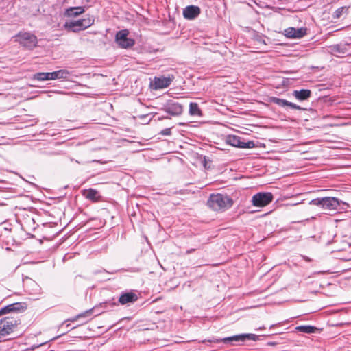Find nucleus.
<instances>
[{
    "mask_svg": "<svg viewBox=\"0 0 351 351\" xmlns=\"http://www.w3.org/2000/svg\"><path fill=\"white\" fill-rule=\"evenodd\" d=\"M16 38L19 43L28 49H32L37 45V37L30 32H19Z\"/></svg>",
    "mask_w": 351,
    "mask_h": 351,
    "instance_id": "nucleus-8",
    "label": "nucleus"
},
{
    "mask_svg": "<svg viewBox=\"0 0 351 351\" xmlns=\"http://www.w3.org/2000/svg\"><path fill=\"white\" fill-rule=\"evenodd\" d=\"M71 72L66 69H60L53 72L37 73L34 75L33 79L38 81L53 80H68Z\"/></svg>",
    "mask_w": 351,
    "mask_h": 351,
    "instance_id": "nucleus-4",
    "label": "nucleus"
},
{
    "mask_svg": "<svg viewBox=\"0 0 351 351\" xmlns=\"http://www.w3.org/2000/svg\"><path fill=\"white\" fill-rule=\"evenodd\" d=\"M18 324H19V320L14 317H6L1 319L0 320V342L3 341L5 336L12 333Z\"/></svg>",
    "mask_w": 351,
    "mask_h": 351,
    "instance_id": "nucleus-6",
    "label": "nucleus"
},
{
    "mask_svg": "<svg viewBox=\"0 0 351 351\" xmlns=\"http://www.w3.org/2000/svg\"><path fill=\"white\" fill-rule=\"evenodd\" d=\"M10 305H13L14 306L12 307V312H21L25 310V306H23V304L17 302V303H13Z\"/></svg>",
    "mask_w": 351,
    "mask_h": 351,
    "instance_id": "nucleus-25",
    "label": "nucleus"
},
{
    "mask_svg": "<svg viewBox=\"0 0 351 351\" xmlns=\"http://www.w3.org/2000/svg\"><path fill=\"white\" fill-rule=\"evenodd\" d=\"M108 304V303H107V302L101 304L99 306H95L90 309L85 311L84 312L81 313L77 315L76 316H74V317L69 319L68 321L74 322L80 319H84L86 320H84L82 324L86 323L88 320L92 319V317L93 316V315L97 316V315L101 314L104 311H100L99 308L103 307V306H104V308H106Z\"/></svg>",
    "mask_w": 351,
    "mask_h": 351,
    "instance_id": "nucleus-7",
    "label": "nucleus"
},
{
    "mask_svg": "<svg viewBox=\"0 0 351 351\" xmlns=\"http://www.w3.org/2000/svg\"><path fill=\"white\" fill-rule=\"evenodd\" d=\"M13 306H14L13 305L9 304V305L2 308L0 310V315H3V314H5V313H8L12 312V307H13Z\"/></svg>",
    "mask_w": 351,
    "mask_h": 351,
    "instance_id": "nucleus-26",
    "label": "nucleus"
},
{
    "mask_svg": "<svg viewBox=\"0 0 351 351\" xmlns=\"http://www.w3.org/2000/svg\"><path fill=\"white\" fill-rule=\"evenodd\" d=\"M264 328H265V327H264V326H263V327H261V328H259V329H260V330H262V329H264Z\"/></svg>",
    "mask_w": 351,
    "mask_h": 351,
    "instance_id": "nucleus-36",
    "label": "nucleus"
},
{
    "mask_svg": "<svg viewBox=\"0 0 351 351\" xmlns=\"http://www.w3.org/2000/svg\"><path fill=\"white\" fill-rule=\"evenodd\" d=\"M128 30L123 29L116 34L115 40L120 47L127 49L134 45V39L128 38Z\"/></svg>",
    "mask_w": 351,
    "mask_h": 351,
    "instance_id": "nucleus-12",
    "label": "nucleus"
},
{
    "mask_svg": "<svg viewBox=\"0 0 351 351\" xmlns=\"http://www.w3.org/2000/svg\"><path fill=\"white\" fill-rule=\"evenodd\" d=\"M85 12L84 7H70L66 8L64 12V16L67 17H76Z\"/></svg>",
    "mask_w": 351,
    "mask_h": 351,
    "instance_id": "nucleus-19",
    "label": "nucleus"
},
{
    "mask_svg": "<svg viewBox=\"0 0 351 351\" xmlns=\"http://www.w3.org/2000/svg\"><path fill=\"white\" fill-rule=\"evenodd\" d=\"M160 134L163 136H169L171 134V128H165L162 130Z\"/></svg>",
    "mask_w": 351,
    "mask_h": 351,
    "instance_id": "nucleus-28",
    "label": "nucleus"
},
{
    "mask_svg": "<svg viewBox=\"0 0 351 351\" xmlns=\"http://www.w3.org/2000/svg\"><path fill=\"white\" fill-rule=\"evenodd\" d=\"M141 298V293L138 291H122L119 297L118 303L121 305L130 306L134 304Z\"/></svg>",
    "mask_w": 351,
    "mask_h": 351,
    "instance_id": "nucleus-9",
    "label": "nucleus"
},
{
    "mask_svg": "<svg viewBox=\"0 0 351 351\" xmlns=\"http://www.w3.org/2000/svg\"><path fill=\"white\" fill-rule=\"evenodd\" d=\"M201 12V10L196 5H189L183 10V16L185 19L193 20L197 18Z\"/></svg>",
    "mask_w": 351,
    "mask_h": 351,
    "instance_id": "nucleus-17",
    "label": "nucleus"
},
{
    "mask_svg": "<svg viewBox=\"0 0 351 351\" xmlns=\"http://www.w3.org/2000/svg\"><path fill=\"white\" fill-rule=\"evenodd\" d=\"M296 329L301 332L311 334L315 332L316 328L313 326H300Z\"/></svg>",
    "mask_w": 351,
    "mask_h": 351,
    "instance_id": "nucleus-23",
    "label": "nucleus"
},
{
    "mask_svg": "<svg viewBox=\"0 0 351 351\" xmlns=\"http://www.w3.org/2000/svg\"><path fill=\"white\" fill-rule=\"evenodd\" d=\"M101 274H102L104 276V280H110V278H108L107 276H109L110 274L106 271H100Z\"/></svg>",
    "mask_w": 351,
    "mask_h": 351,
    "instance_id": "nucleus-30",
    "label": "nucleus"
},
{
    "mask_svg": "<svg viewBox=\"0 0 351 351\" xmlns=\"http://www.w3.org/2000/svg\"><path fill=\"white\" fill-rule=\"evenodd\" d=\"M174 79V75L171 74L167 76L154 77L150 84V86L154 90L165 88L171 85Z\"/></svg>",
    "mask_w": 351,
    "mask_h": 351,
    "instance_id": "nucleus-11",
    "label": "nucleus"
},
{
    "mask_svg": "<svg viewBox=\"0 0 351 351\" xmlns=\"http://www.w3.org/2000/svg\"><path fill=\"white\" fill-rule=\"evenodd\" d=\"M23 283H27V284H32V283L35 282L34 280H32V278H30L27 276H25V278H23Z\"/></svg>",
    "mask_w": 351,
    "mask_h": 351,
    "instance_id": "nucleus-29",
    "label": "nucleus"
},
{
    "mask_svg": "<svg viewBox=\"0 0 351 351\" xmlns=\"http://www.w3.org/2000/svg\"><path fill=\"white\" fill-rule=\"evenodd\" d=\"M242 146L241 148H252L254 147V144L252 141H248L247 143L242 141Z\"/></svg>",
    "mask_w": 351,
    "mask_h": 351,
    "instance_id": "nucleus-27",
    "label": "nucleus"
},
{
    "mask_svg": "<svg viewBox=\"0 0 351 351\" xmlns=\"http://www.w3.org/2000/svg\"><path fill=\"white\" fill-rule=\"evenodd\" d=\"M111 305H115L116 304L115 303H112L110 304Z\"/></svg>",
    "mask_w": 351,
    "mask_h": 351,
    "instance_id": "nucleus-37",
    "label": "nucleus"
},
{
    "mask_svg": "<svg viewBox=\"0 0 351 351\" xmlns=\"http://www.w3.org/2000/svg\"><path fill=\"white\" fill-rule=\"evenodd\" d=\"M259 336L254 334H240L232 337H225L223 339L212 338L210 339H204L202 342L218 343L223 342L224 343H230L234 345V342H245V341H258Z\"/></svg>",
    "mask_w": 351,
    "mask_h": 351,
    "instance_id": "nucleus-3",
    "label": "nucleus"
},
{
    "mask_svg": "<svg viewBox=\"0 0 351 351\" xmlns=\"http://www.w3.org/2000/svg\"><path fill=\"white\" fill-rule=\"evenodd\" d=\"M83 195L86 199L93 202H97L101 197L98 191L94 189H88L87 190H84L83 192Z\"/></svg>",
    "mask_w": 351,
    "mask_h": 351,
    "instance_id": "nucleus-20",
    "label": "nucleus"
},
{
    "mask_svg": "<svg viewBox=\"0 0 351 351\" xmlns=\"http://www.w3.org/2000/svg\"><path fill=\"white\" fill-rule=\"evenodd\" d=\"M234 204L233 199L227 195L221 193L211 194L207 205L215 211H224L230 208Z\"/></svg>",
    "mask_w": 351,
    "mask_h": 351,
    "instance_id": "nucleus-1",
    "label": "nucleus"
},
{
    "mask_svg": "<svg viewBox=\"0 0 351 351\" xmlns=\"http://www.w3.org/2000/svg\"><path fill=\"white\" fill-rule=\"evenodd\" d=\"M302 257L303 258L304 260H305L306 261H308V262H310L311 261V259L308 257V256H302Z\"/></svg>",
    "mask_w": 351,
    "mask_h": 351,
    "instance_id": "nucleus-31",
    "label": "nucleus"
},
{
    "mask_svg": "<svg viewBox=\"0 0 351 351\" xmlns=\"http://www.w3.org/2000/svg\"><path fill=\"white\" fill-rule=\"evenodd\" d=\"M329 51L337 57L351 55V44L345 43L331 45Z\"/></svg>",
    "mask_w": 351,
    "mask_h": 351,
    "instance_id": "nucleus-13",
    "label": "nucleus"
},
{
    "mask_svg": "<svg viewBox=\"0 0 351 351\" xmlns=\"http://www.w3.org/2000/svg\"><path fill=\"white\" fill-rule=\"evenodd\" d=\"M276 325H277V324H272V325H271V326H270V328H271L274 327V326H276Z\"/></svg>",
    "mask_w": 351,
    "mask_h": 351,
    "instance_id": "nucleus-33",
    "label": "nucleus"
},
{
    "mask_svg": "<svg viewBox=\"0 0 351 351\" xmlns=\"http://www.w3.org/2000/svg\"><path fill=\"white\" fill-rule=\"evenodd\" d=\"M270 101L279 106L281 107H289L291 109L294 110H306V108H304L294 103L290 102L285 99H281L276 97H271Z\"/></svg>",
    "mask_w": 351,
    "mask_h": 351,
    "instance_id": "nucleus-15",
    "label": "nucleus"
},
{
    "mask_svg": "<svg viewBox=\"0 0 351 351\" xmlns=\"http://www.w3.org/2000/svg\"><path fill=\"white\" fill-rule=\"evenodd\" d=\"M162 110L172 116H178L183 111L182 105L173 100L167 101L162 108Z\"/></svg>",
    "mask_w": 351,
    "mask_h": 351,
    "instance_id": "nucleus-14",
    "label": "nucleus"
},
{
    "mask_svg": "<svg viewBox=\"0 0 351 351\" xmlns=\"http://www.w3.org/2000/svg\"><path fill=\"white\" fill-rule=\"evenodd\" d=\"M226 143L233 147L241 148L242 141L241 138L236 135H229L226 137Z\"/></svg>",
    "mask_w": 351,
    "mask_h": 351,
    "instance_id": "nucleus-21",
    "label": "nucleus"
},
{
    "mask_svg": "<svg viewBox=\"0 0 351 351\" xmlns=\"http://www.w3.org/2000/svg\"><path fill=\"white\" fill-rule=\"evenodd\" d=\"M37 287V289H37L38 291H40V289H40V287Z\"/></svg>",
    "mask_w": 351,
    "mask_h": 351,
    "instance_id": "nucleus-34",
    "label": "nucleus"
},
{
    "mask_svg": "<svg viewBox=\"0 0 351 351\" xmlns=\"http://www.w3.org/2000/svg\"><path fill=\"white\" fill-rule=\"evenodd\" d=\"M189 114L192 116L202 117V113L197 103L191 102L189 104Z\"/></svg>",
    "mask_w": 351,
    "mask_h": 351,
    "instance_id": "nucleus-22",
    "label": "nucleus"
},
{
    "mask_svg": "<svg viewBox=\"0 0 351 351\" xmlns=\"http://www.w3.org/2000/svg\"><path fill=\"white\" fill-rule=\"evenodd\" d=\"M274 196L270 192H260L253 195L252 202L253 206L263 207L270 204Z\"/></svg>",
    "mask_w": 351,
    "mask_h": 351,
    "instance_id": "nucleus-10",
    "label": "nucleus"
},
{
    "mask_svg": "<svg viewBox=\"0 0 351 351\" xmlns=\"http://www.w3.org/2000/svg\"><path fill=\"white\" fill-rule=\"evenodd\" d=\"M307 29L305 27H289L285 30V35L291 38H300L306 34Z\"/></svg>",
    "mask_w": 351,
    "mask_h": 351,
    "instance_id": "nucleus-16",
    "label": "nucleus"
},
{
    "mask_svg": "<svg viewBox=\"0 0 351 351\" xmlns=\"http://www.w3.org/2000/svg\"><path fill=\"white\" fill-rule=\"evenodd\" d=\"M311 91L308 89L295 90L293 91V96L298 101L307 100L311 96Z\"/></svg>",
    "mask_w": 351,
    "mask_h": 351,
    "instance_id": "nucleus-18",
    "label": "nucleus"
},
{
    "mask_svg": "<svg viewBox=\"0 0 351 351\" xmlns=\"http://www.w3.org/2000/svg\"><path fill=\"white\" fill-rule=\"evenodd\" d=\"M32 299H33V300H36V299H37V298H36V297L33 296V297H32Z\"/></svg>",
    "mask_w": 351,
    "mask_h": 351,
    "instance_id": "nucleus-35",
    "label": "nucleus"
},
{
    "mask_svg": "<svg viewBox=\"0 0 351 351\" xmlns=\"http://www.w3.org/2000/svg\"><path fill=\"white\" fill-rule=\"evenodd\" d=\"M348 8L347 7H341L337 8L332 14V18L335 19H339L342 16L343 14H346L348 12Z\"/></svg>",
    "mask_w": 351,
    "mask_h": 351,
    "instance_id": "nucleus-24",
    "label": "nucleus"
},
{
    "mask_svg": "<svg viewBox=\"0 0 351 351\" xmlns=\"http://www.w3.org/2000/svg\"><path fill=\"white\" fill-rule=\"evenodd\" d=\"M309 204L311 205L318 206L322 209L328 210H337L343 209V207H341V205H347L344 202L332 197L315 198L312 199Z\"/></svg>",
    "mask_w": 351,
    "mask_h": 351,
    "instance_id": "nucleus-2",
    "label": "nucleus"
},
{
    "mask_svg": "<svg viewBox=\"0 0 351 351\" xmlns=\"http://www.w3.org/2000/svg\"><path fill=\"white\" fill-rule=\"evenodd\" d=\"M95 19L93 17H87L82 19L67 21L64 23V27L73 32H78L84 30L94 24Z\"/></svg>",
    "mask_w": 351,
    "mask_h": 351,
    "instance_id": "nucleus-5",
    "label": "nucleus"
},
{
    "mask_svg": "<svg viewBox=\"0 0 351 351\" xmlns=\"http://www.w3.org/2000/svg\"><path fill=\"white\" fill-rule=\"evenodd\" d=\"M267 344L269 345V346H274V345L276 344V343H274V342H269Z\"/></svg>",
    "mask_w": 351,
    "mask_h": 351,
    "instance_id": "nucleus-32",
    "label": "nucleus"
}]
</instances>
